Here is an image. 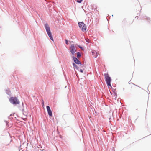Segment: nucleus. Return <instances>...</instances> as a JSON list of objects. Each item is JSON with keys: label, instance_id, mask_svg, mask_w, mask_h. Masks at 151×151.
Masks as SVG:
<instances>
[{"label": "nucleus", "instance_id": "f257e3e1", "mask_svg": "<svg viewBox=\"0 0 151 151\" xmlns=\"http://www.w3.org/2000/svg\"><path fill=\"white\" fill-rule=\"evenodd\" d=\"M104 76L105 81L108 88H111L112 87L111 84V78L109 77L108 73H105Z\"/></svg>", "mask_w": 151, "mask_h": 151}, {"label": "nucleus", "instance_id": "f03ea898", "mask_svg": "<svg viewBox=\"0 0 151 151\" xmlns=\"http://www.w3.org/2000/svg\"><path fill=\"white\" fill-rule=\"evenodd\" d=\"M45 27L47 32L50 39L51 40L53 41L52 36L50 32V29L49 26H48V25L47 24H46L45 25Z\"/></svg>", "mask_w": 151, "mask_h": 151}, {"label": "nucleus", "instance_id": "7ed1b4c3", "mask_svg": "<svg viewBox=\"0 0 151 151\" xmlns=\"http://www.w3.org/2000/svg\"><path fill=\"white\" fill-rule=\"evenodd\" d=\"M10 102L13 104H19V101L17 98L16 97H12L9 99Z\"/></svg>", "mask_w": 151, "mask_h": 151}, {"label": "nucleus", "instance_id": "20e7f679", "mask_svg": "<svg viewBox=\"0 0 151 151\" xmlns=\"http://www.w3.org/2000/svg\"><path fill=\"white\" fill-rule=\"evenodd\" d=\"M78 24L80 28L83 32L86 31L87 29L86 26L83 22H79Z\"/></svg>", "mask_w": 151, "mask_h": 151}, {"label": "nucleus", "instance_id": "39448f33", "mask_svg": "<svg viewBox=\"0 0 151 151\" xmlns=\"http://www.w3.org/2000/svg\"><path fill=\"white\" fill-rule=\"evenodd\" d=\"M70 52L73 55H74V53L76 52V50L74 45H71L70 46Z\"/></svg>", "mask_w": 151, "mask_h": 151}, {"label": "nucleus", "instance_id": "423d86ee", "mask_svg": "<svg viewBox=\"0 0 151 151\" xmlns=\"http://www.w3.org/2000/svg\"><path fill=\"white\" fill-rule=\"evenodd\" d=\"M46 108L49 115L52 117V114L50 107L48 106H47Z\"/></svg>", "mask_w": 151, "mask_h": 151}, {"label": "nucleus", "instance_id": "0eeeda50", "mask_svg": "<svg viewBox=\"0 0 151 151\" xmlns=\"http://www.w3.org/2000/svg\"><path fill=\"white\" fill-rule=\"evenodd\" d=\"M73 58L74 60V62L78 64H81L80 62L77 59V58L75 57H73Z\"/></svg>", "mask_w": 151, "mask_h": 151}, {"label": "nucleus", "instance_id": "6e6552de", "mask_svg": "<svg viewBox=\"0 0 151 151\" xmlns=\"http://www.w3.org/2000/svg\"><path fill=\"white\" fill-rule=\"evenodd\" d=\"M92 53L93 56L95 58H96L99 55V53L95 51H93Z\"/></svg>", "mask_w": 151, "mask_h": 151}, {"label": "nucleus", "instance_id": "1a4fd4ad", "mask_svg": "<svg viewBox=\"0 0 151 151\" xmlns=\"http://www.w3.org/2000/svg\"><path fill=\"white\" fill-rule=\"evenodd\" d=\"M73 65L74 67V69H78V67L77 66V65L74 63H73Z\"/></svg>", "mask_w": 151, "mask_h": 151}, {"label": "nucleus", "instance_id": "9d476101", "mask_svg": "<svg viewBox=\"0 0 151 151\" xmlns=\"http://www.w3.org/2000/svg\"><path fill=\"white\" fill-rule=\"evenodd\" d=\"M81 56V53L80 52H78L77 53V56L78 57H80Z\"/></svg>", "mask_w": 151, "mask_h": 151}, {"label": "nucleus", "instance_id": "9b49d317", "mask_svg": "<svg viewBox=\"0 0 151 151\" xmlns=\"http://www.w3.org/2000/svg\"><path fill=\"white\" fill-rule=\"evenodd\" d=\"M83 0H78L77 1L78 3H81Z\"/></svg>", "mask_w": 151, "mask_h": 151}, {"label": "nucleus", "instance_id": "f8f14e48", "mask_svg": "<svg viewBox=\"0 0 151 151\" xmlns=\"http://www.w3.org/2000/svg\"><path fill=\"white\" fill-rule=\"evenodd\" d=\"M65 42H66V44L67 45H68V40H65Z\"/></svg>", "mask_w": 151, "mask_h": 151}, {"label": "nucleus", "instance_id": "ddd939ff", "mask_svg": "<svg viewBox=\"0 0 151 151\" xmlns=\"http://www.w3.org/2000/svg\"><path fill=\"white\" fill-rule=\"evenodd\" d=\"M80 72H81V73H83V70H82V69H80Z\"/></svg>", "mask_w": 151, "mask_h": 151}, {"label": "nucleus", "instance_id": "4468645a", "mask_svg": "<svg viewBox=\"0 0 151 151\" xmlns=\"http://www.w3.org/2000/svg\"><path fill=\"white\" fill-rule=\"evenodd\" d=\"M42 106H44V103L43 102V103H42Z\"/></svg>", "mask_w": 151, "mask_h": 151}, {"label": "nucleus", "instance_id": "2eb2a0df", "mask_svg": "<svg viewBox=\"0 0 151 151\" xmlns=\"http://www.w3.org/2000/svg\"><path fill=\"white\" fill-rule=\"evenodd\" d=\"M80 47V48H81V49L82 48V47Z\"/></svg>", "mask_w": 151, "mask_h": 151}]
</instances>
